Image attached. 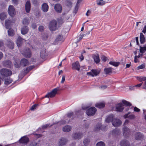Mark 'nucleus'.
<instances>
[{
    "instance_id": "f257e3e1",
    "label": "nucleus",
    "mask_w": 146,
    "mask_h": 146,
    "mask_svg": "<svg viewBox=\"0 0 146 146\" xmlns=\"http://www.w3.org/2000/svg\"><path fill=\"white\" fill-rule=\"evenodd\" d=\"M0 73L3 78L12 75V72L10 69L7 68H3L0 70Z\"/></svg>"
},
{
    "instance_id": "f03ea898",
    "label": "nucleus",
    "mask_w": 146,
    "mask_h": 146,
    "mask_svg": "<svg viewBox=\"0 0 146 146\" xmlns=\"http://www.w3.org/2000/svg\"><path fill=\"white\" fill-rule=\"evenodd\" d=\"M54 124V123L51 125L49 124L43 125L42 126V129H44L49 127L50 129V133L51 134H52L53 135L52 136L54 137L55 134V128ZM51 136H52V135H51Z\"/></svg>"
},
{
    "instance_id": "7ed1b4c3",
    "label": "nucleus",
    "mask_w": 146,
    "mask_h": 146,
    "mask_svg": "<svg viewBox=\"0 0 146 146\" xmlns=\"http://www.w3.org/2000/svg\"><path fill=\"white\" fill-rule=\"evenodd\" d=\"M22 54L25 57L29 58L32 55L31 51L28 47H26L23 50Z\"/></svg>"
},
{
    "instance_id": "20e7f679",
    "label": "nucleus",
    "mask_w": 146,
    "mask_h": 146,
    "mask_svg": "<svg viewBox=\"0 0 146 146\" xmlns=\"http://www.w3.org/2000/svg\"><path fill=\"white\" fill-rule=\"evenodd\" d=\"M64 22V21L62 17H60L58 18L56 20H55V30L59 29Z\"/></svg>"
},
{
    "instance_id": "39448f33",
    "label": "nucleus",
    "mask_w": 146,
    "mask_h": 146,
    "mask_svg": "<svg viewBox=\"0 0 146 146\" xmlns=\"http://www.w3.org/2000/svg\"><path fill=\"white\" fill-rule=\"evenodd\" d=\"M9 15L12 17H13L16 15V11L14 7L12 5L9 6L8 9Z\"/></svg>"
},
{
    "instance_id": "423d86ee",
    "label": "nucleus",
    "mask_w": 146,
    "mask_h": 146,
    "mask_svg": "<svg viewBox=\"0 0 146 146\" xmlns=\"http://www.w3.org/2000/svg\"><path fill=\"white\" fill-rule=\"evenodd\" d=\"M96 111V109L94 107H91L87 110L86 111V114L89 116L94 115Z\"/></svg>"
},
{
    "instance_id": "0eeeda50",
    "label": "nucleus",
    "mask_w": 146,
    "mask_h": 146,
    "mask_svg": "<svg viewBox=\"0 0 146 146\" xmlns=\"http://www.w3.org/2000/svg\"><path fill=\"white\" fill-rule=\"evenodd\" d=\"M31 4L30 0H27L25 5V9L27 13H29L31 10Z\"/></svg>"
},
{
    "instance_id": "6e6552de",
    "label": "nucleus",
    "mask_w": 146,
    "mask_h": 146,
    "mask_svg": "<svg viewBox=\"0 0 146 146\" xmlns=\"http://www.w3.org/2000/svg\"><path fill=\"white\" fill-rule=\"evenodd\" d=\"M20 143L27 144L29 141V138L26 136H24L22 137L19 140Z\"/></svg>"
},
{
    "instance_id": "1a4fd4ad",
    "label": "nucleus",
    "mask_w": 146,
    "mask_h": 146,
    "mask_svg": "<svg viewBox=\"0 0 146 146\" xmlns=\"http://www.w3.org/2000/svg\"><path fill=\"white\" fill-rule=\"evenodd\" d=\"M112 123L113 125L115 127H117L120 126L121 124V121L117 119H114L112 121Z\"/></svg>"
},
{
    "instance_id": "9d476101",
    "label": "nucleus",
    "mask_w": 146,
    "mask_h": 146,
    "mask_svg": "<svg viewBox=\"0 0 146 146\" xmlns=\"http://www.w3.org/2000/svg\"><path fill=\"white\" fill-rule=\"evenodd\" d=\"M124 105L122 103L117 104L116 106L115 109L116 111L118 112H121L124 109Z\"/></svg>"
},
{
    "instance_id": "9b49d317",
    "label": "nucleus",
    "mask_w": 146,
    "mask_h": 146,
    "mask_svg": "<svg viewBox=\"0 0 146 146\" xmlns=\"http://www.w3.org/2000/svg\"><path fill=\"white\" fill-rule=\"evenodd\" d=\"M55 96V88L53 89L52 90L46 94L45 96V97H47L48 98V103L49 101V98H52Z\"/></svg>"
},
{
    "instance_id": "f8f14e48",
    "label": "nucleus",
    "mask_w": 146,
    "mask_h": 146,
    "mask_svg": "<svg viewBox=\"0 0 146 146\" xmlns=\"http://www.w3.org/2000/svg\"><path fill=\"white\" fill-rule=\"evenodd\" d=\"M64 40V39L62 34H58L56 36L55 39V45L56 44V42L60 41L63 42Z\"/></svg>"
},
{
    "instance_id": "ddd939ff",
    "label": "nucleus",
    "mask_w": 146,
    "mask_h": 146,
    "mask_svg": "<svg viewBox=\"0 0 146 146\" xmlns=\"http://www.w3.org/2000/svg\"><path fill=\"white\" fill-rule=\"evenodd\" d=\"M135 138L136 140H141L144 137V135L140 132H137L135 134Z\"/></svg>"
},
{
    "instance_id": "4468645a",
    "label": "nucleus",
    "mask_w": 146,
    "mask_h": 146,
    "mask_svg": "<svg viewBox=\"0 0 146 146\" xmlns=\"http://www.w3.org/2000/svg\"><path fill=\"white\" fill-rule=\"evenodd\" d=\"M123 129V135L125 137H127L129 134V129L126 126H124Z\"/></svg>"
},
{
    "instance_id": "2eb2a0df",
    "label": "nucleus",
    "mask_w": 146,
    "mask_h": 146,
    "mask_svg": "<svg viewBox=\"0 0 146 146\" xmlns=\"http://www.w3.org/2000/svg\"><path fill=\"white\" fill-rule=\"evenodd\" d=\"M72 69L76 70L78 71L80 70V65L78 62L76 61L75 62L72 63Z\"/></svg>"
},
{
    "instance_id": "dca6fc26",
    "label": "nucleus",
    "mask_w": 146,
    "mask_h": 146,
    "mask_svg": "<svg viewBox=\"0 0 146 146\" xmlns=\"http://www.w3.org/2000/svg\"><path fill=\"white\" fill-rule=\"evenodd\" d=\"M49 28L51 31H55V20L54 19L50 22Z\"/></svg>"
},
{
    "instance_id": "f3484780",
    "label": "nucleus",
    "mask_w": 146,
    "mask_h": 146,
    "mask_svg": "<svg viewBox=\"0 0 146 146\" xmlns=\"http://www.w3.org/2000/svg\"><path fill=\"white\" fill-rule=\"evenodd\" d=\"M72 136L75 139L78 140L83 137V135L82 133L76 132L74 133Z\"/></svg>"
},
{
    "instance_id": "a211bd4d",
    "label": "nucleus",
    "mask_w": 146,
    "mask_h": 146,
    "mask_svg": "<svg viewBox=\"0 0 146 146\" xmlns=\"http://www.w3.org/2000/svg\"><path fill=\"white\" fill-rule=\"evenodd\" d=\"M62 10V7L60 4H55V11L58 13H61Z\"/></svg>"
},
{
    "instance_id": "6ab92c4d",
    "label": "nucleus",
    "mask_w": 146,
    "mask_h": 146,
    "mask_svg": "<svg viewBox=\"0 0 146 146\" xmlns=\"http://www.w3.org/2000/svg\"><path fill=\"white\" fill-rule=\"evenodd\" d=\"M3 65L6 67L11 68L12 66V63L10 60H7L3 62Z\"/></svg>"
},
{
    "instance_id": "aec40b11",
    "label": "nucleus",
    "mask_w": 146,
    "mask_h": 146,
    "mask_svg": "<svg viewBox=\"0 0 146 146\" xmlns=\"http://www.w3.org/2000/svg\"><path fill=\"white\" fill-rule=\"evenodd\" d=\"M29 31V29L28 27L24 26L21 28V33L22 35H25Z\"/></svg>"
},
{
    "instance_id": "412c9836",
    "label": "nucleus",
    "mask_w": 146,
    "mask_h": 146,
    "mask_svg": "<svg viewBox=\"0 0 146 146\" xmlns=\"http://www.w3.org/2000/svg\"><path fill=\"white\" fill-rule=\"evenodd\" d=\"M7 46L11 49H13L14 48V44L13 41L9 39L7 40Z\"/></svg>"
},
{
    "instance_id": "4be33fe9",
    "label": "nucleus",
    "mask_w": 146,
    "mask_h": 146,
    "mask_svg": "<svg viewBox=\"0 0 146 146\" xmlns=\"http://www.w3.org/2000/svg\"><path fill=\"white\" fill-rule=\"evenodd\" d=\"M48 6L46 3H44L42 5V10L44 12H46L48 10Z\"/></svg>"
},
{
    "instance_id": "5701e85b",
    "label": "nucleus",
    "mask_w": 146,
    "mask_h": 146,
    "mask_svg": "<svg viewBox=\"0 0 146 146\" xmlns=\"http://www.w3.org/2000/svg\"><path fill=\"white\" fill-rule=\"evenodd\" d=\"M67 140L65 138H62L59 141L58 145L59 146H63V145L66 144Z\"/></svg>"
},
{
    "instance_id": "b1692460",
    "label": "nucleus",
    "mask_w": 146,
    "mask_h": 146,
    "mask_svg": "<svg viewBox=\"0 0 146 146\" xmlns=\"http://www.w3.org/2000/svg\"><path fill=\"white\" fill-rule=\"evenodd\" d=\"M121 146H130L129 143L127 140L123 139L120 142Z\"/></svg>"
},
{
    "instance_id": "393cba45",
    "label": "nucleus",
    "mask_w": 146,
    "mask_h": 146,
    "mask_svg": "<svg viewBox=\"0 0 146 146\" xmlns=\"http://www.w3.org/2000/svg\"><path fill=\"white\" fill-rule=\"evenodd\" d=\"M12 23V21L9 19L6 20L5 21V25L7 29H9L11 27Z\"/></svg>"
},
{
    "instance_id": "a878e982",
    "label": "nucleus",
    "mask_w": 146,
    "mask_h": 146,
    "mask_svg": "<svg viewBox=\"0 0 146 146\" xmlns=\"http://www.w3.org/2000/svg\"><path fill=\"white\" fill-rule=\"evenodd\" d=\"M28 60L25 58H23L21 59L20 61V64L23 67L27 66L28 64Z\"/></svg>"
},
{
    "instance_id": "bb28decb",
    "label": "nucleus",
    "mask_w": 146,
    "mask_h": 146,
    "mask_svg": "<svg viewBox=\"0 0 146 146\" xmlns=\"http://www.w3.org/2000/svg\"><path fill=\"white\" fill-rule=\"evenodd\" d=\"M114 115L113 114L110 115L107 117L106 119V121L107 123H109L113 119Z\"/></svg>"
},
{
    "instance_id": "cd10ccee",
    "label": "nucleus",
    "mask_w": 146,
    "mask_h": 146,
    "mask_svg": "<svg viewBox=\"0 0 146 146\" xmlns=\"http://www.w3.org/2000/svg\"><path fill=\"white\" fill-rule=\"evenodd\" d=\"M93 58L96 64H97L100 62V60L99 54H96L93 55Z\"/></svg>"
},
{
    "instance_id": "c85d7f7f",
    "label": "nucleus",
    "mask_w": 146,
    "mask_h": 146,
    "mask_svg": "<svg viewBox=\"0 0 146 146\" xmlns=\"http://www.w3.org/2000/svg\"><path fill=\"white\" fill-rule=\"evenodd\" d=\"M112 70V68L110 67L108 68H105L104 70L105 74H109L111 73Z\"/></svg>"
},
{
    "instance_id": "c756f323",
    "label": "nucleus",
    "mask_w": 146,
    "mask_h": 146,
    "mask_svg": "<svg viewBox=\"0 0 146 146\" xmlns=\"http://www.w3.org/2000/svg\"><path fill=\"white\" fill-rule=\"evenodd\" d=\"M121 133L119 129L117 128L114 129L112 131V134L114 136H117L119 135Z\"/></svg>"
},
{
    "instance_id": "7c9ffc66",
    "label": "nucleus",
    "mask_w": 146,
    "mask_h": 146,
    "mask_svg": "<svg viewBox=\"0 0 146 146\" xmlns=\"http://www.w3.org/2000/svg\"><path fill=\"white\" fill-rule=\"evenodd\" d=\"M91 72L93 74L92 76L94 77L95 76H97L100 73V71L98 69H92Z\"/></svg>"
},
{
    "instance_id": "2f4dec72",
    "label": "nucleus",
    "mask_w": 146,
    "mask_h": 146,
    "mask_svg": "<svg viewBox=\"0 0 146 146\" xmlns=\"http://www.w3.org/2000/svg\"><path fill=\"white\" fill-rule=\"evenodd\" d=\"M140 38L141 43L144 44L145 42V38L144 35L142 33H140Z\"/></svg>"
},
{
    "instance_id": "473e14b6",
    "label": "nucleus",
    "mask_w": 146,
    "mask_h": 146,
    "mask_svg": "<svg viewBox=\"0 0 146 146\" xmlns=\"http://www.w3.org/2000/svg\"><path fill=\"white\" fill-rule=\"evenodd\" d=\"M23 39L20 37H19L17 39V44L18 47H20L22 45Z\"/></svg>"
},
{
    "instance_id": "72a5a7b5",
    "label": "nucleus",
    "mask_w": 146,
    "mask_h": 146,
    "mask_svg": "<svg viewBox=\"0 0 146 146\" xmlns=\"http://www.w3.org/2000/svg\"><path fill=\"white\" fill-rule=\"evenodd\" d=\"M7 17L6 13L3 12L0 14V19L1 20H3Z\"/></svg>"
},
{
    "instance_id": "f704fd0d",
    "label": "nucleus",
    "mask_w": 146,
    "mask_h": 146,
    "mask_svg": "<svg viewBox=\"0 0 146 146\" xmlns=\"http://www.w3.org/2000/svg\"><path fill=\"white\" fill-rule=\"evenodd\" d=\"M96 107L99 108H104L105 106V103L104 102H101L96 104Z\"/></svg>"
},
{
    "instance_id": "c9c22d12",
    "label": "nucleus",
    "mask_w": 146,
    "mask_h": 146,
    "mask_svg": "<svg viewBox=\"0 0 146 146\" xmlns=\"http://www.w3.org/2000/svg\"><path fill=\"white\" fill-rule=\"evenodd\" d=\"M71 129V127L69 125H67L63 127L62 129L63 131L65 132H68Z\"/></svg>"
},
{
    "instance_id": "e433bc0d",
    "label": "nucleus",
    "mask_w": 146,
    "mask_h": 146,
    "mask_svg": "<svg viewBox=\"0 0 146 146\" xmlns=\"http://www.w3.org/2000/svg\"><path fill=\"white\" fill-rule=\"evenodd\" d=\"M47 54L46 53L45 50H42L40 53V56L42 58H44L47 56Z\"/></svg>"
},
{
    "instance_id": "4c0bfd02",
    "label": "nucleus",
    "mask_w": 146,
    "mask_h": 146,
    "mask_svg": "<svg viewBox=\"0 0 146 146\" xmlns=\"http://www.w3.org/2000/svg\"><path fill=\"white\" fill-rule=\"evenodd\" d=\"M23 24L25 26L28 25L29 23V21L27 18H25L22 21Z\"/></svg>"
},
{
    "instance_id": "58836bf2",
    "label": "nucleus",
    "mask_w": 146,
    "mask_h": 146,
    "mask_svg": "<svg viewBox=\"0 0 146 146\" xmlns=\"http://www.w3.org/2000/svg\"><path fill=\"white\" fill-rule=\"evenodd\" d=\"M139 47V52L140 53L143 54L146 51V44L143 47L140 46Z\"/></svg>"
},
{
    "instance_id": "ea45409f",
    "label": "nucleus",
    "mask_w": 146,
    "mask_h": 146,
    "mask_svg": "<svg viewBox=\"0 0 146 146\" xmlns=\"http://www.w3.org/2000/svg\"><path fill=\"white\" fill-rule=\"evenodd\" d=\"M12 81L13 80L11 78H7L5 80L4 83L5 85H8L11 83Z\"/></svg>"
},
{
    "instance_id": "a19ab883",
    "label": "nucleus",
    "mask_w": 146,
    "mask_h": 146,
    "mask_svg": "<svg viewBox=\"0 0 146 146\" xmlns=\"http://www.w3.org/2000/svg\"><path fill=\"white\" fill-rule=\"evenodd\" d=\"M124 117L125 118H129L130 119H133L134 118L135 116L133 115H129V113H127L124 115Z\"/></svg>"
},
{
    "instance_id": "79ce46f5",
    "label": "nucleus",
    "mask_w": 146,
    "mask_h": 146,
    "mask_svg": "<svg viewBox=\"0 0 146 146\" xmlns=\"http://www.w3.org/2000/svg\"><path fill=\"white\" fill-rule=\"evenodd\" d=\"M8 31V33L9 36H13L14 35V31L11 28L9 29Z\"/></svg>"
},
{
    "instance_id": "37998d69",
    "label": "nucleus",
    "mask_w": 146,
    "mask_h": 146,
    "mask_svg": "<svg viewBox=\"0 0 146 146\" xmlns=\"http://www.w3.org/2000/svg\"><path fill=\"white\" fill-rule=\"evenodd\" d=\"M109 64L114 66L116 67L118 66L119 65L120 63L119 62L111 61L109 62Z\"/></svg>"
},
{
    "instance_id": "c03bdc74",
    "label": "nucleus",
    "mask_w": 146,
    "mask_h": 146,
    "mask_svg": "<svg viewBox=\"0 0 146 146\" xmlns=\"http://www.w3.org/2000/svg\"><path fill=\"white\" fill-rule=\"evenodd\" d=\"M96 2L98 5H104L105 3H107L102 0H97Z\"/></svg>"
},
{
    "instance_id": "a18cd8bd",
    "label": "nucleus",
    "mask_w": 146,
    "mask_h": 146,
    "mask_svg": "<svg viewBox=\"0 0 146 146\" xmlns=\"http://www.w3.org/2000/svg\"><path fill=\"white\" fill-rule=\"evenodd\" d=\"M122 104L125 106L130 107L131 106V104L129 102L125 100L122 101Z\"/></svg>"
},
{
    "instance_id": "49530a36",
    "label": "nucleus",
    "mask_w": 146,
    "mask_h": 146,
    "mask_svg": "<svg viewBox=\"0 0 146 146\" xmlns=\"http://www.w3.org/2000/svg\"><path fill=\"white\" fill-rule=\"evenodd\" d=\"M32 3V4L35 7H37L38 6L39 3L38 0H31Z\"/></svg>"
},
{
    "instance_id": "de8ad7c7",
    "label": "nucleus",
    "mask_w": 146,
    "mask_h": 146,
    "mask_svg": "<svg viewBox=\"0 0 146 146\" xmlns=\"http://www.w3.org/2000/svg\"><path fill=\"white\" fill-rule=\"evenodd\" d=\"M30 71L29 70V69L28 67L26 69H25L23 70L22 71V74L24 75H25L28 73Z\"/></svg>"
},
{
    "instance_id": "09e8293b",
    "label": "nucleus",
    "mask_w": 146,
    "mask_h": 146,
    "mask_svg": "<svg viewBox=\"0 0 146 146\" xmlns=\"http://www.w3.org/2000/svg\"><path fill=\"white\" fill-rule=\"evenodd\" d=\"M90 142V139H89L86 138L84 140L83 143L85 145H88Z\"/></svg>"
},
{
    "instance_id": "8fccbe9b",
    "label": "nucleus",
    "mask_w": 146,
    "mask_h": 146,
    "mask_svg": "<svg viewBox=\"0 0 146 146\" xmlns=\"http://www.w3.org/2000/svg\"><path fill=\"white\" fill-rule=\"evenodd\" d=\"M142 84H143V82H142V83H141L139 84L135 85L133 87H131L129 88V89L131 90H133V89H134V88L135 87H140L142 85Z\"/></svg>"
},
{
    "instance_id": "3c124183",
    "label": "nucleus",
    "mask_w": 146,
    "mask_h": 146,
    "mask_svg": "<svg viewBox=\"0 0 146 146\" xmlns=\"http://www.w3.org/2000/svg\"><path fill=\"white\" fill-rule=\"evenodd\" d=\"M137 80L139 81L140 82H142L143 81H145L146 80V78L145 77H137Z\"/></svg>"
},
{
    "instance_id": "603ef678",
    "label": "nucleus",
    "mask_w": 146,
    "mask_h": 146,
    "mask_svg": "<svg viewBox=\"0 0 146 146\" xmlns=\"http://www.w3.org/2000/svg\"><path fill=\"white\" fill-rule=\"evenodd\" d=\"M96 146H105V144L102 141H100L96 144Z\"/></svg>"
},
{
    "instance_id": "864d4df0",
    "label": "nucleus",
    "mask_w": 146,
    "mask_h": 146,
    "mask_svg": "<svg viewBox=\"0 0 146 146\" xmlns=\"http://www.w3.org/2000/svg\"><path fill=\"white\" fill-rule=\"evenodd\" d=\"M38 30L40 32H42L44 30V26L42 25L40 26L38 28Z\"/></svg>"
},
{
    "instance_id": "5fc2aeb1",
    "label": "nucleus",
    "mask_w": 146,
    "mask_h": 146,
    "mask_svg": "<svg viewBox=\"0 0 146 146\" xmlns=\"http://www.w3.org/2000/svg\"><path fill=\"white\" fill-rule=\"evenodd\" d=\"M21 64L18 63L17 62H15L14 64L15 66L17 68H19L21 66Z\"/></svg>"
},
{
    "instance_id": "6e6d98bb",
    "label": "nucleus",
    "mask_w": 146,
    "mask_h": 146,
    "mask_svg": "<svg viewBox=\"0 0 146 146\" xmlns=\"http://www.w3.org/2000/svg\"><path fill=\"white\" fill-rule=\"evenodd\" d=\"M19 0H12V3L14 5H17L19 3Z\"/></svg>"
},
{
    "instance_id": "4d7b16f0",
    "label": "nucleus",
    "mask_w": 146,
    "mask_h": 146,
    "mask_svg": "<svg viewBox=\"0 0 146 146\" xmlns=\"http://www.w3.org/2000/svg\"><path fill=\"white\" fill-rule=\"evenodd\" d=\"M38 105V104H35L33 105L30 108L31 110H34L36 108Z\"/></svg>"
},
{
    "instance_id": "13d9d810",
    "label": "nucleus",
    "mask_w": 146,
    "mask_h": 146,
    "mask_svg": "<svg viewBox=\"0 0 146 146\" xmlns=\"http://www.w3.org/2000/svg\"><path fill=\"white\" fill-rule=\"evenodd\" d=\"M145 67V65L144 64H142L137 67V70H139Z\"/></svg>"
},
{
    "instance_id": "bf43d9fd",
    "label": "nucleus",
    "mask_w": 146,
    "mask_h": 146,
    "mask_svg": "<svg viewBox=\"0 0 146 146\" xmlns=\"http://www.w3.org/2000/svg\"><path fill=\"white\" fill-rule=\"evenodd\" d=\"M72 3L69 1H67L66 2V5L69 7H71Z\"/></svg>"
},
{
    "instance_id": "052dcab7",
    "label": "nucleus",
    "mask_w": 146,
    "mask_h": 146,
    "mask_svg": "<svg viewBox=\"0 0 146 146\" xmlns=\"http://www.w3.org/2000/svg\"><path fill=\"white\" fill-rule=\"evenodd\" d=\"M101 59L104 62L106 61L108 59L107 58L104 56H102L101 57Z\"/></svg>"
},
{
    "instance_id": "680f3d73",
    "label": "nucleus",
    "mask_w": 146,
    "mask_h": 146,
    "mask_svg": "<svg viewBox=\"0 0 146 146\" xmlns=\"http://www.w3.org/2000/svg\"><path fill=\"white\" fill-rule=\"evenodd\" d=\"M100 129H101V126L100 124L97 126L95 128V131H98Z\"/></svg>"
},
{
    "instance_id": "e2e57ef3",
    "label": "nucleus",
    "mask_w": 146,
    "mask_h": 146,
    "mask_svg": "<svg viewBox=\"0 0 146 146\" xmlns=\"http://www.w3.org/2000/svg\"><path fill=\"white\" fill-rule=\"evenodd\" d=\"M31 27L34 29H35L37 27L36 24L35 23H33L31 25Z\"/></svg>"
},
{
    "instance_id": "0e129e2a",
    "label": "nucleus",
    "mask_w": 146,
    "mask_h": 146,
    "mask_svg": "<svg viewBox=\"0 0 146 146\" xmlns=\"http://www.w3.org/2000/svg\"><path fill=\"white\" fill-rule=\"evenodd\" d=\"M73 113L72 112H70L68 113L67 114V116L68 117H70L73 115Z\"/></svg>"
},
{
    "instance_id": "69168bd1",
    "label": "nucleus",
    "mask_w": 146,
    "mask_h": 146,
    "mask_svg": "<svg viewBox=\"0 0 146 146\" xmlns=\"http://www.w3.org/2000/svg\"><path fill=\"white\" fill-rule=\"evenodd\" d=\"M142 32L143 33L145 34L146 33V25H145L144 27L143 30L142 31Z\"/></svg>"
},
{
    "instance_id": "338daca9",
    "label": "nucleus",
    "mask_w": 146,
    "mask_h": 146,
    "mask_svg": "<svg viewBox=\"0 0 146 146\" xmlns=\"http://www.w3.org/2000/svg\"><path fill=\"white\" fill-rule=\"evenodd\" d=\"M78 4H76V5L75 7V10H74V11L75 13H76V12H77V11L78 9Z\"/></svg>"
},
{
    "instance_id": "774afa93",
    "label": "nucleus",
    "mask_w": 146,
    "mask_h": 146,
    "mask_svg": "<svg viewBox=\"0 0 146 146\" xmlns=\"http://www.w3.org/2000/svg\"><path fill=\"white\" fill-rule=\"evenodd\" d=\"M38 144L36 142H33L32 143L31 146H38Z\"/></svg>"
}]
</instances>
